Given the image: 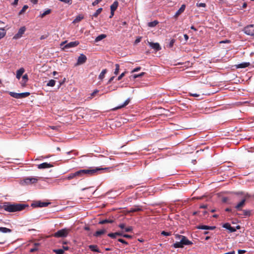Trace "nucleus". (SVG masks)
I'll use <instances>...</instances> for the list:
<instances>
[{
  "label": "nucleus",
  "instance_id": "obj_1",
  "mask_svg": "<svg viewBox=\"0 0 254 254\" xmlns=\"http://www.w3.org/2000/svg\"><path fill=\"white\" fill-rule=\"evenodd\" d=\"M109 168H102V167H89L86 169L80 170L78 171L79 177H83V176H91L96 174H100L101 171L107 170Z\"/></svg>",
  "mask_w": 254,
  "mask_h": 254
},
{
  "label": "nucleus",
  "instance_id": "obj_2",
  "mask_svg": "<svg viewBox=\"0 0 254 254\" xmlns=\"http://www.w3.org/2000/svg\"><path fill=\"white\" fill-rule=\"evenodd\" d=\"M28 205L24 204L21 203H13L10 204L7 203L6 204L3 205V208L4 210L9 212H13L16 211H19L23 210Z\"/></svg>",
  "mask_w": 254,
  "mask_h": 254
},
{
  "label": "nucleus",
  "instance_id": "obj_3",
  "mask_svg": "<svg viewBox=\"0 0 254 254\" xmlns=\"http://www.w3.org/2000/svg\"><path fill=\"white\" fill-rule=\"evenodd\" d=\"M175 238L180 240V241L176 242L173 245V247L175 248H182L184 246H189L192 244V242L188 240L185 236L176 234L175 235Z\"/></svg>",
  "mask_w": 254,
  "mask_h": 254
},
{
  "label": "nucleus",
  "instance_id": "obj_4",
  "mask_svg": "<svg viewBox=\"0 0 254 254\" xmlns=\"http://www.w3.org/2000/svg\"><path fill=\"white\" fill-rule=\"evenodd\" d=\"M69 229L64 228L58 230L54 234V236L56 238H64L66 237L69 232Z\"/></svg>",
  "mask_w": 254,
  "mask_h": 254
},
{
  "label": "nucleus",
  "instance_id": "obj_5",
  "mask_svg": "<svg viewBox=\"0 0 254 254\" xmlns=\"http://www.w3.org/2000/svg\"><path fill=\"white\" fill-rule=\"evenodd\" d=\"M9 94L12 97L16 99H21L28 97L30 95L29 92H23L17 93L14 92H9Z\"/></svg>",
  "mask_w": 254,
  "mask_h": 254
},
{
  "label": "nucleus",
  "instance_id": "obj_6",
  "mask_svg": "<svg viewBox=\"0 0 254 254\" xmlns=\"http://www.w3.org/2000/svg\"><path fill=\"white\" fill-rule=\"evenodd\" d=\"M244 32L250 36H254V25L251 24L246 26L243 29Z\"/></svg>",
  "mask_w": 254,
  "mask_h": 254
},
{
  "label": "nucleus",
  "instance_id": "obj_7",
  "mask_svg": "<svg viewBox=\"0 0 254 254\" xmlns=\"http://www.w3.org/2000/svg\"><path fill=\"white\" fill-rule=\"evenodd\" d=\"M38 180V178L27 177L23 180V183L26 185H30L37 183Z\"/></svg>",
  "mask_w": 254,
  "mask_h": 254
},
{
  "label": "nucleus",
  "instance_id": "obj_8",
  "mask_svg": "<svg viewBox=\"0 0 254 254\" xmlns=\"http://www.w3.org/2000/svg\"><path fill=\"white\" fill-rule=\"evenodd\" d=\"M26 28L24 26L21 27L18 30V32L13 36L14 39H18L20 38L22 35L24 33Z\"/></svg>",
  "mask_w": 254,
  "mask_h": 254
},
{
  "label": "nucleus",
  "instance_id": "obj_9",
  "mask_svg": "<svg viewBox=\"0 0 254 254\" xmlns=\"http://www.w3.org/2000/svg\"><path fill=\"white\" fill-rule=\"evenodd\" d=\"M87 60V58L86 56H85L84 54H80V56L78 57L77 59V62L76 64V65H80L84 64Z\"/></svg>",
  "mask_w": 254,
  "mask_h": 254
},
{
  "label": "nucleus",
  "instance_id": "obj_10",
  "mask_svg": "<svg viewBox=\"0 0 254 254\" xmlns=\"http://www.w3.org/2000/svg\"><path fill=\"white\" fill-rule=\"evenodd\" d=\"M79 44V42L78 41L70 42L65 45L63 47V49H68L70 48L75 47Z\"/></svg>",
  "mask_w": 254,
  "mask_h": 254
},
{
  "label": "nucleus",
  "instance_id": "obj_11",
  "mask_svg": "<svg viewBox=\"0 0 254 254\" xmlns=\"http://www.w3.org/2000/svg\"><path fill=\"white\" fill-rule=\"evenodd\" d=\"M149 46L156 51H160L161 48L158 43H153L151 42H148Z\"/></svg>",
  "mask_w": 254,
  "mask_h": 254
},
{
  "label": "nucleus",
  "instance_id": "obj_12",
  "mask_svg": "<svg viewBox=\"0 0 254 254\" xmlns=\"http://www.w3.org/2000/svg\"><path fill=\"white\" fill-rule=\"evenodd\" d=\"M54 165L51 163H48L47 162H44L37 165V167L39 169H43L46 168H49L53 167Z\"/></svg>",
  "mask_w": 254,
  "mask_h": 254
},
{
  "label": "nucleus",
  "instance_id": "obj_13",
  "mask_svg": "<svg viewBox=\"0 0 254 254\" xmlns=\"http://www.w3.org/2000/svg\"><path fill=\"white\" fill-rule=\"evenodd\" d=\"M246 202V199H243L239 203H238L236 206L235 208L237 210H241L242 208L244 206Z\"/></svg>",
  "mask_w": 254,
  "mask_h": 254
},
{
  "label": "nucleus",
  "instance_id": "obj_14",
  "mask_svg": "<svg viewBox=\"0 0 254 254\" xmlns=\"http://www.w3.org/2000/svg\"><path fill=\"white\" fill-rule=\"evenodd\" d=\"M223 227L229 230L230 232H234L236 231V229L232 227L229 223H226L223 225Z\"/></svg>",
  "mask_w": 254,
  "mask_h": 254
},
{
  "label": "nucleus",
  "instance_id": "obj_15",
  "mask_svg": "<svg viewBox=\"0 0 254 254\" xmlns=\"http://www.w3.org/2000/svg\"><path fill=\"white\" fill-rule=\"evenodd\" d=\"M49 204H50V202H41L40 201L36 202L34 205L35 206L37 207H44L47 206Z\"/></svg>",
  "mask_w": 254,
  "mask_h": 254
},
{
  "label": "nucleus",
  "instance_id": "obj_16",
  "mask_svg": "<svg viewBox=\"0 0 254 254\" xmlns=\"http://www.w3.org/2000/svg\"><path fill=\"white\" fill-rule=\"evenodd\" d=\"M198 229L213 230L216 228L215 226H209L206 225H199L197 227Z\"/></svg>",
  "mask_w": 254,
  "mask_h": 254
},
{
  "label": "nucleus",
  "instance_id": "obj_17",
  "mask_svg": "<svg viewBox=\"0 0 254 254\" xmlns=\"http://www.w3.org/2000/svg\"><path fill=\"white\" fill-rule=\"evenodd\" d=\"M185 8H186V5L185 4L182 5L181 7L176 12V13L174 15V17L176 18L178 16H179V15H180L182 13H183L184 11Z\"/></svg>",
  "mask_w": 254,
  "mask_h": 254
},
{
  "label": "nucleus",
  "instance_id": "obj_18",
  "mask_svg": "<svg viewBox=\"0 0 254 254\" xmlns=\"http://www.w3.org/2000/svg\"><path fill=\"white\" fill-rule=\"evenodd\" d=\"M77 177H79V175L78 171L75 172L74 173H71V174H69L67 176L66 179L67 180H71V179H72Z\"/></svg>",
  "mask_w": 254,
  "mask_h": 254
},
{
  "label": "nucleus",
  "instance_id": "obj_19",
  "mask_svg": "<svg viewBox=\"0 0 254 254\" xmlns=\"http://www.w3.org/2000/svg\"><path fill=\"white\" fill-rule=\"evenodd\" d=\"M24 71V69L23 67H21L16 71V77L18 79L20 78Z\"/></svg>",
  "mask_w": 254,
  "mask_h": 254
},
{
  "label": "nucleus",
  "instance_id": "obj_20",
  "mask_svg": "<svg viewBox=\"0 0 254 254\" xmlns=\"http://www.w3.org/2000/svg\"><path fill=\"white\" fill-rule=\"evenodd\" d=\"M122 234L121 232L111 233L108 234V236L112 239H115L117 236H122Z\"/></svg>",
  "mask_w": 254,
  "mask_h": 254
},
{
  "label": "nucleus",
  "instance_id": "obj_21",
  "mask_svg": "<svg viewBox=\"0 0 254 254\" xmlns=\"http://www.w3.org/2000/svg\"><path fill=\"white\" fill-rule=\"evenodd\" d=\"M118 5V2L117 0L115 1L110 6L111 11H112V12L115 11L117 9Z\"/></svg>",
  "mask_w": 254,
  "mask_h": 254
},
{
  "label": "nucleus",
  "instance_id": "obj_22",
  "mask_svg": "<svg viewBox=\"0 0 254 254\" xmlns=\"http://www.w3.org/2000/svg\"><path fill=\"white\" fill-rule=\"evenodd\" d=\"M106 233V230L103 229L102 230H100L98 231H97L94 234V236L95 237H99Z\"/></svg>",
  "mask_w": 254,
  "mask_h": 254
},
{
  "label": "nucleus",
  "instance_id": "obj_23",
  "mask_svg": "<svg viewBox=\"0 0 254 254\" xmlns=\"http://www.w3.org/2000/svg\"><path fill=\"white\" fill-rule=\"evenodd\" d=\"M84 18V16L82 15H78L76 17V18L74 19V20L73 21V23H76L79 22H80L81 20H82Z\"/></svg>",
  "mask_w": 254,
  "mask_h": 254
},
{
  "label": "nucleus",
  "instance_id": "obj_24",
  "mask_svg": "<svg viewBox=\"0 0 254 254\" xmlns=\"http://www.w3.org/2000/svg\"><path fill=\"white\" fill-rule=\"evenodd\" d=\"M89 248L92 252L100 253V251L98 249L97 246H96V245H89Z\"/></svg>",
  "mask_w": 254,
  "mask_h": 254
},
{
  "label": "nucleus",
  "instance_id": "obj_25",
  "mask_svg": "<svg viewBox=\"0 0 254 254\" xmlns=\"http://www.w3.org/2000/svg\"><path fill=\"white\" fill-rule=\"evenodd\" d=\"M130 102V99L129 98H128L127 99L125 102L124 103V104H123L122 105L116 107L115 108V109H121L122 108H124L125 107V106H126L128 104V103H129Z\"/></svg>",
  "mask_w": 254,
  "mask_h": 254
},
{
  "label": "nucleus",
  "instance_id": "obj_26",
  "mask_svg": "<svg viewBox=\"0 0 254 254\" xmlns=\"http://www.w3.org/2000/svg\"><path fill=\"white\" fill-rule=\"evenodd\" d=\"M130 102V99L129 98H128L127 99L125 102L124 103V104H123L122 105L116 107L115 108V109H121L122 108H124L125 107V106H126L128 104V103H129Z\"/></svg>",
  "mask_w": 254,
  "mask_h": 254
},
{
  "label": "nucleus",
  "instance_id": "obj_27",
  "mask_svg": "<svg viewBox=\"0 0 254 254\" xmlns=\"http://www.w3.org/2000/svg\"><path fill=\"white\" fill-rule=\"evenodd\" d=\"M107 37V35H105V34H101V35H99V36H98L95 39V41L96 42H98L101 40H102V39L105 38L106 37Z\"/></svg>",
  "mask_w": 254,
  "mask_h": 254
},
{
  "label": "nucleus",
  "instance_id": "obj_28",
  "mask_svg": "<svg viewBox=\"0 0 254 254\" xmlns=\"http://www.w3.org/2000/svg\"><path fill=\"white\" fill-rule=\"evenodd\" d=\"M12 230L5 227H0V232L7 233L11 232Z\"/></svg>",
  "mask_w": 254,
  "mask_h": 254
},
{
  "label": "nucleus",
  "instance_id": "obj_29",
  "mask_svg": "<svg viewBox=\"0 0 254 254\" xmlns=\"http://www.w3.org/2000/svg\"><path fill=\"white\" fill-rule=\"evenodd\" d=\"M113 222H114V221L113 220L106 219L101 220L100 221H99V224H106V223H112Z\"/></svg>",
  "mask_w": 254,
  "mask_h": 254
},
{
  "label": "nucleus",
  "instance_id": "obj_30",
  "mask_svg": "<svg viewBox=\"0 0 254 254\" xmlns=\"http://www.w3.org/2000/svg\"><path fill=\"white\" fill-rule=\"evenodd\" d=\"M250 65L249 63H243L237 65L238 68H245L249 66Z\"/></svg>",
  "mask_w": 254,
  "mask_h": 254
},
{
  "label": "nucleus",
  "instance_id": "obj_31",
  "mask_svg": "<svg viewBox=\"0 0 254 254\" xmlns=\"http://www.w3.org/2000/svg\"><path fill=\"white\" fill-rule=\"evenodd\" d=\"M56 81L54 79L50 80L47 83V86L53 87L55 85Z\"/></svg>",
  "mask_w": 254,
  "mask_h": 254
},
{
  "label": "nucleus",
  "instance_id": "obj_32",
  "mask_svg": "<svg viewBox=\"0 0 254 254\" xmlns=\"http://www.w3.org/2000/svg\"><path fill=\"white\" fill-rule=\"evenodd\" d=\"M106 72H107V69H103L100 73V74L99 76V78L101 80L103 79L104 78L105 74L106 73Z\"/></svg>",
  "mask_w": 254,
  "mask_h": 254
},
{
  "label": "nucleus",
  "instance_id": "obj_33",
  "mask_svg": "<svg viewBox=\"0 0 254 254\" xmlns=\"http://www.w3.org/2000/svg\"><path fill=\"white\" fill-rule=\"evenodd\" d=\"M22 81L23 82V83L22 84V85H24V84H25L28 80V75L27 74H24L22 77Z\"/></svg>",
  "mask_w": 254,
  "mask_h": 254
},
{
  "label": "nucleus",
  "instance_id": "obj_34",
  "mask_svg": "<svg viewBox=\"0 0 254 254\" xmlns=\"http://www.w3.org/2000/svg\"><path fill=\"white\" fill-rule=\"evenodd\" d=\"M103 9L102 8H98L96 12L93 14V16L96 17L102 12Z\"/></svg>",
  "mask_w": 254,
  "mask_h": 254
},
{
  "label": "nucleus",
  "instance_id": "obj_35",
  "mask_svg": "<svg viewBox=\"0 0 254 254\" xmlns=\"http://www.w3.org/2000/svg\"><path fill=\"white\" fill-rule=\"evenodd\" d=\"M158 23V22L157 21L154 20V21L149 22L148 25L150 27H153L155 26Z\"/></svg>",
  "mask_w": 254,
  "mask_h": 254
},
{
  "label": "nucleus",
  "instance_id": "obj_36",
  "mask_svg": "<svg viewBox=\"0 0 254 254\" xmlns=\"http://www.w3.org/2000/svg\"><path fill=\"white\" fill-rule=\"evenodd\" d=\"M141 210V208L138 206H137V207H135L134 208H130V212H134L139 211Z\"/></svg>",
  "mask_w": 254,
  "mask_h": 254
},
{
  "label": "nucleus",
  "instance_id": "obj_37",
  "mask_svg": "<svg viewBox=\"0 0 254 254\" xmlns=\"http://www.w3.org/2000/svg\"><path fill=\"white\" fill-rule=\"evenodd\" d=\"M243 215L245 217L250 216L251 215V212L249 210H243Z\"/></svg>",
  "mask_w": 254,
  "mask_h": 254
},
{
  "label": "nucleus",
  "instance_id": "obj_38",
  "mask_svg": "<svg viewBox=\"0 0 254 254\" xmlns=\"http://www.w3.org/2000/svg\"><path fill=\"white\" fill-rule=\"evenodd\" d=\"M51 10L50 9H47L46 11H45L42 14H41V17L42 18L45 16L46 15L49 14L51 13Z\"/></svg>",
  "mask_w": 254,
  "mask_h": 254
},
{
  "label": "nucleus",
  "instance_id": "obj_39",
  "mask_svg": "<svg viewBox=\"0 0 254 254\" xmlns=\"http://www.w3.org/2000/svg\"><path fill=\"white\" fill-rule=\"evenodd\" d=\"M39 245V244L38 243H35V246L33 248H31L30 250V252L31 253H34L36 251H37L38 250V248H37V246Z\"/></svg>",
  "mask_w": 254,
  "mask_h": 254
},
{
  "label": "nucleus",
  "instance_id": "obj_40",
  "mask_svg": "<svg viewBox=\"0 0 254 254\" xmlns=\"http://www.w3.org/2000/svg\"><path fill=\"white\" fill-rule=\"evenodd\" d=\"M28 8V6L27 5H24L22 9L19 12V14L21 15L23 14Z\"/></svg>",
  "mask_w": 254,
  "mask_h": 254
},
{
  "label": "nucleus",
  "instance_id": "obj_41",
  "mask_svg": "<svg viewBox=\"0 0 254 254\" xmlns=\"http://www.w3.org/2000/svg\"><path fill=\"white\" fill-rule=\"evenodd\" d=\"M53 251L56 254H63L64 253V251L63 249L54 250Z\"/></svg>",
  "mask_w": 254,
  "mask_h": 254
},
{
  "label": "nucleus",
  "instance_id": "obj_42",
  "mask_svg": "<svg viewBox=\"0 0 254 254\" xmlns=\"http://www.w3.org/2000/svg\"><path fill=\"white\" fill-rule=\"evenodd\" d=\"M116 68L114 71V74L115 75H117L119 73V69H120V65L119 64H115Z\"/></svg>",
  "mask_w": 254,
  "mask_h": 254
},
{
  "label": "nucleus",
  "instance_id": "obj_43",
  "mask_svg": "<svg viewBox=\"0 0 254 254\" xmlns=\"http://www.w3.org/2000/svg\"><path fill=\"white\" fill-rule=\"evenodd\" d=\"M144 74H145V72H141L139 74H135L133 75V78H137L140 77L142 76L143 75H144Z\"/></svg>",
  "mask_w": 254,
  "mask_h": 254
},
{
  "label": "nucleus",
  "instance_id": "obj_44",
  "mask_svg": "<svg viewBox=\"0 0 254 254\" xmlns=\"http://www.w3.org/2000/svg\"><path fill=\"white\" fill-rule=\"evenodd\" d=\"M175 42V39H171V41H170L169 44H168V47L169 48H172L173 47L174 44V43Z\"/></svg>",
  "mask_w": 254,
  "mask_h": 254
},
{
  "label": "nucleus",
  "instance_id": "obj_45",
  "mask_svg": "<svg viewBox=\"0 0 254 254\" xmlns=\"http://www.w3.org/2000/svg\"><path fill=\"white\" fill-rule=\"evenodd\" d=\"M161 234L164 236H170L171 235V232H166V231H163L161 232Z\"/></svg>",
  "mask_w": 254,
  "mask_h": 254
},
{
  "label": "nucleus",
  "instance_id": "obj_46",
  "mask_svg": "<svg viewBox=\"0 0 254 254\" xmlns=\"http://www.w3.org/2000/svg\"><path fill=\"white\" fill-rule=\"evenodd\" d=\"M60 1L63 2L65 3H67L68 4H71L72 3L71 0H59Z\"/></svg>",
  "mask_w": 254,
  "mask_h": 254
},
{
  "label": "nucleus",
  "instance_id": "obj_47",
  "mask_svg": "<svg viewBox=\"0 0 254 254\" xmlns=\"http://www.w3.org/2000/svg\"><path fill=\"white\" fill-rule=\"evenodd\" d=\"M196 6L197 7H205L206 6V5L205 3H198L197 2L196 3Z\"/></svg>",
  "mask_w": 254,
  "mask_h": 254
},
{
  "label": "nucleus",
  "instance_id": "obj_48",
  "mask_svg": "<svg viewBox=\"0 0 254 254\" xmlns=\"http://www.w3.org/2000/svg\"><path fill=\"white\" fill-rule=\"evenodd\" d=\"M118 241L123 243V244H126V245H128V243L125 240L123 239H118Z\"/></svg>",
  "mask_w": 254,
  "mask_h": 254
},
{
  "label": "nucleus",
  "instance_id": "obj_49",
  "mask_svg": "<svg viewBox=\"0 0 254 254\" xmlns=\"http://www.w3.org/2000/svg\"><path fill=\"white\" fill-rule=\"evenodd\" d=\"M126 73V72H124L120 75L117 78L118 80H120L125 76Z\"/></svg>",
  "mask_w": 254,
  "mask_h": 254
},
{
  "label": "nucleus",
  "instance_id": "obj_50",
  "mask_svg": "<svg viewBox=\"0 0 254 254\" xmlns=\"http://www.w3.org/2000/svg\"><path fill=\"white\" fill-rule=\"evenodd\" d=\"M132 230V228L131 226L125 228V232H131Z\"/></svg>",
  "mask_w": 254,
  "mask_h": 254
},
{
  "label": "nucleus",
  "instance_id": "obj_51",
  "mask_svg": "<svg viewBox=\"0 0 254 254\" xmlns=\"http://www.w3.org/2000/svg\"><path fill=\"white\" fill-rule=\"evenodd\" d=\"M98 92H99V91L98 90H96L94 92H93L91 94V97H90V98H93Z\"/></svg>",
  "mask_w": 254,
  "mask_h": 254
},
{
  "label": "nucleus",
  "instance_id": "obj_52",
  "mask_svg": "<svg viewBox=\"0 0 254 254\" xmlns=\"http://www.w3.org/2000/svg\"><path fill=\"white\" fill-rule=\"evenodd\" d=\"M101 1V0H95L94 1H93L92 2V5L93 6H95V5H97V4H98Z\"/></svg>",
  "mask_w": 254,
  "mask_h": 254
},
{
  "label": "nucleus",
  "instance_id": "obj_53",
  "mask_svg": "<svg viewBox=\"0 0 254 254\" xmlns=\"http://www.w3.org/2000/svg\"><path fill=\"white\" fill-rule=\"evenodd\" d=\"M122 236L125 237V238H128V239H130V238H132V236L131 235H128V234H122Z\"/></svg>",
  "mask_w": 254,
  "mask_h": 254
},
{
  "label": "nucleus",
  "instance_id": "obj_54",
  "mask_svg": "<svg viewBox=\"0 0 254 254\" xmlns=\"http://www.w3.org/2000/svg\"><path fill=\"white\" fill-rule=\"evenodd\" d=\"M141 37H138L135 40V42H134V44H136L138 43H139L141 41Z\"/></svg>",
  "mask_w": 254,
  "mask_h": 254
},
{
  "label": "nucleus",
  "instance_id": "obj_55",
  "mask_svg": "<svg viewBox=\"0 0 254 254\" xmlns=\"http://www.w3.org/2000/svg\"><path fill=\"white\" fill-rule=\"evenodd\" d=\"M141 69V67L140 66H138V67H137L136 68H135L132 71V72H137L139 70H140Z\"/></svg>",
  "mask_w": 254,
  "mask_h": 254
},
{
  "label": "nucleus",
  "instance_id": "obj_56",
  "mask_svg": "<svg viewBox=\"0 0 254 254\" xmlns=\"http://www.w3.org/2000/svg\"><path fill=\"white\" fill-rule=\"evenodd\" d=\"M190 95L194 97H198L200 95L199 94L196 93H190Z\"/></svg>",
  "mask_w": 254,
  "mask_h": 254
},
{
  "label": "nucleus",
  "instance_id": "obj_57",
  "mask_svg": "<svg viewBox=\"0 0 254 254\" xmlns=\"http://www.w3.org/2000/svg\"><path fill=\"white\" fill-rule=\"evenodd\" d=\"M119 227L121 229H124L125 228V224L124 223H121L119 225Z\"/></svg>",
  "mask_w": 254,
  "mask_h": 254
},
{
  "label": "nucleus",
  "instance_id": "obj_58",
  "mask_svg": "<svg viewBox=\"0 0 254 254\" xmlns=\"http://www.w3.org/2000/svg\"><path fill=\"white\" fill-rule=\"evenodd\" d=\"M5 35V33L4 32H0V39L3 38Z\"/></svg>",
  "mask_w": 254,
  "mask_h": 254
},
{
  "label": "nucleus",
  "instance_id": "obj_59",
  "mask_svg": "<svg viewBox=\"0 0 254 254\" xmlns=\"http://www.w3.org/2000/svg\"><path fill=\"white\" fill-rule=\"evenodd\" d=\"M246 251L245 250H238V254H244L245 253H246Z\"/></svg>",
  "mask_w": 254,
  "mask_h": 254
},
{
  "label": "nucleus",
  "instance_id": "obj_60",
  "mask_svg": "<svg viewBox=\"0 0 254 254\" xmlns=\"http://www.w3.org/2000/svg\"><path fill=\"white\" fill-rule=\"evenodd\" d=\"M114 78H115V76L111 77L110 78V79L109 80V81H108L107 84H110L111 82H112L113 81Z\"/></svg>",
  "mask_w": 254,
  "mask_h": 254
},
{
  "label": "nucleus",
  "instance_id": "obj_61",
  "mask_svg": "<svg viewBox=\"0 0 254 254\" xmlns=\"http://www.w3.org/2000/svg\"><path fill=\"white\" fill-rule=\"evenodd\" d=\"M18 0H14L13 2L12 3L13 5L16 6L17 5Z\"/></svg>",
  "mask_w": 254,
  "mask_h": 254
},
{
  "label": "nucleus",
  "instance_id": "obj_62",
  "mask_svg": "<svg viewBox=\"0 0 254 254\" xmlns=\"http://www.w3.org/2000/svg\"><path fill=\"white\" fill-rule=\"evenodd\" d=\"M184 36L185 39V41L187 42L188 41V40L189 39L188 35L187 34H184Z\"/></svg>",
  "mask_w": 254,
  "mask_h": 254
},
{
  "label": "nucleus",
  "instance_id": "obj_63",
  "mask_svg": "<svg viewBox=\"0 0 254 254\" xmlns=\"http://www.w3.org/2000/svg\"><path fill=\"white\" fill-rule=\"evenodd\" d=\"M47 37V35H42V36L40 37V39H41V40H43V39H46Z\"/></svg>",
  "mask_w": 254,
  "mask_h": 254
},
{
  "label": "nucleus",
  "instance_id": "obj_64",
  "mask_svg": "<svg viewBox=\"0 0 254 254\" xmlns=\"http://www.w3.org/2000/svg\"><path fill=\"white\" fill-rule=\"evenodd\" d=\"M247 6V4L246 3V2H244L243 3V5H242V7L243 8H245Z\"/></svg>",
  "mask_w": 254,
  "mask_h": 254
}]
</instances>
